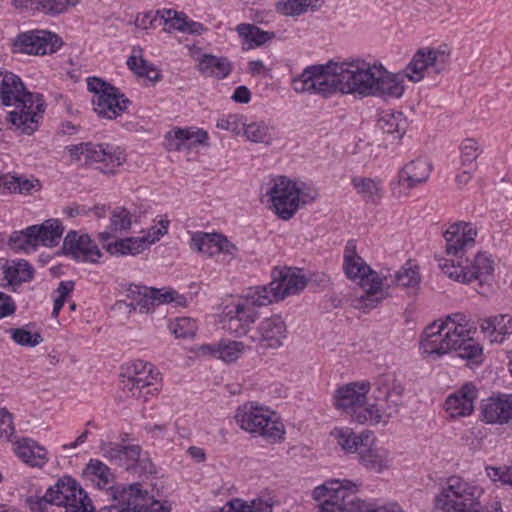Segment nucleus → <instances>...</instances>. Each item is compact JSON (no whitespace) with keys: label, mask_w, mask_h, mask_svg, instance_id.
<instances>
[{"label":"nucleus","mask_w":512,"mask_h":512,"mask_svg":"<svg viewBox=\"0 0 512 512\" xmlns=\"http://www.w3.org/2000/svg\"><path fill=\"white\" fill-rule=\"evenodd\" d=\"M382 64L357 59L351 62L333 63L326 66H312L293 79L297 93L309 92L328 97L340 92L371 96L381 71Z\"/></svg>","instance_id":"obj_1"},{"label":"nucleus","mask_w":512,"mask_h":512,"mask_svg":"<svg viewBox=\"0 0 512 512\" xmlns=\"http://www.w3.org/2000/svg\"><path fill=\"white\" fill-rule=\"evenodd\" d=\"M378 393L376 399L382 396L386 406L379 403H368L367 394L370 391L368 381H357L345 384L335 391V407L350 416L352 421L369 426L386 424L388 419L398 412L402 403L404 388L393 374H383L375 382Z\"/></svg>","instance_id":"obj_2"},{"label":"nucleus","mask_w":512,"mask_h":512,"mask_svg":"<svg viewBox=\"0 0 512 512\" xmlns=\"http://www.w3.org/2000/svg\"><path fill=\"white\" fill-rule=\"evenodd\" d=\"M475 333L474 323L462 313H453L425 328L421 348L423 353L437 356L455 351L460 358L478 363L483 349L473 338Z\"/></svg>","instance_id":"obj_3"},{"label":"nucleus","mask_w":512,"mask_h":512,"mask_svg":"<svg viewBox=\"0 0 512 512\" xmlns=\"http://www.w3.org/2000/svg\"><path fill=\"white\" fill-rule=\"evenodd\" d=\"M451 50L447 45L421 47L404 69V74L389 72L383 65L371 96L399 99L405 91L404 77L413 83L439 75L450 65Z\"/></svg>","instance_id":"obj_4"},{"label":"nucleus","mask_w":512,"mask_h":512,"mask_svg":"<svg viewBox=\"0 0 512 512\" xmlns=\"http://www.w3.org/2000/svg\"><path fill=\"white\" fill-rule=\"evenodd\" d=\"M0 99L5 106H14L7 115L10 129L21 135H32L39 127L45 111L40 94L28 92L21 78L11 72L0 70Z\"/></svg>","instance_id":"obj_5"},{"label":"nucleus","mask_w":512,"mask_h":512,"mask_svg":"<svg viewBox=\"0 0 512 512\" xmlns=\"http://www.w3.org/2000/svg\"><path fill=\"white\" fill-rule=\"evenodd\" d=\"M434 512H502V505L498 500L486 501L480 486L453 475L435 495Z\"/></svg>","instance_id":"obj_6"},{"label":"nucleus","mask_w":512,"mask_h":512,"mask_svg":"<svg viewBox=\"0 0 512 512\" xmlns=\"http://www.w3.org/2000/svg\"><path fill=\"white\" fill-rule=\"evenodd\" d=\"M343 268L346 276L359 280L364 294L353 301V306L363 311L375 308L380 302L390 296L388 277H380L368 266L356 251V245L349 241L344 250Z\"/></svg>","instance_id":"obj_7"},{"label":"nucleus","mask_w":512,"mask_h":512,"mask_svg":"<svg viewBox=\"0 0 512 512\" xmlns=\"http://www.w3.org/2000/svg\"><path fill=\"white\" fill-rule=\"evenodd\" d=\"M236 424L254 437H262L268 443L284 440L285 427L276 413L255 401L240 405L234 415Z\"/></svg>","instance_id":"obj_8"},{"label":"nucleus","mask_w":512,"mask_h":512,"mask_svg":"<svg viewBox=\"0 0 512 512\" xmlns=\"http://www.w3.org/2000/svg\"><path fill=\"white\" fill-rule=\"evenodd\" d=\"M266 195L271 203L270 208L282 220H290L301 206L310 204L318 197V192L305 184L298 186L285 176L272 180Z\"/></svg>","instance_id":"obj_9"},{"label":"nucleus","mask_w":512,"mask_h":512,"mask_svg":"<svg viewBox=\"0 0 512 512\" xmlns=\"http://www.w3.org/2000/svg\"><path fill=\"white\" fill-rule=\"evenodd\" d=\"M439 269L450 279L470 284L477 282L480 286L491 281L494 260L486 252H478L472 259L463 256L459 259L435 256Z\"/></svg>","instance_id":"obj_10"},{"label":"nucleus","mask_w":512,"mask_h":512,"mask_svg":"<svg viewBox=\"0 0 512 512\" xmlns=\"http://www.w3.org/2000/svg\"><path fill=\"white\" fill-rule=\"evenodd\" d=\"M270 296L262 294L259 288L250 287L232 305L226 307L223 327L235 336L246 335L258 318L257 307L270 304Z\"/></svg>","instance_id":"obj_11"},{"label":"nucleus","mask_w":512,"mask_h":512,"mask_svg":"<svg viewBox=\"0 0 512 512\" xmlns=\"http://www.w3.org/2000/svg\"><path fill=\"white\" fill-rule=\"evenodd\" d=\"M71 161L88 165L98 163L99 169L106 174L114 173L116 168L126 161L123 148L113 144H96L91 142L68 145L65 147Z\"/></svg>","instance_id":"obj_12"},{"label":"nucleus","mask_w":512,"mask_h":512,"mask_svg":"<svg viewBox=\"0 0 512 512\" xmlns=\"http://www.w3.org/2000/svg\"><path fill=\"white\" fill-rule=\"evenodd\" d=\"M46 504L63 506L65 512H96L88 494L71 477L59 479L47 489L39 500L40 509Z\"/></svg>","instance_id":"obj_13"},{"label":"nucleus","mask_w":512,"mask_h":512,"mask_svg":"<svg viewBox=\"0 0 512 512\" xmlns=\"http://www.w3.org/2000/svg\"><path fill=\"white\" fill-rule=\"evenodd\" d=\"M109 496L112 506L127 512H170V507L154 499L147 491L141 489L138 483L111 485Z\"/></svg>","instance_id":"obj_14"},{"label":"nucleus","mask_w":512,"mask_h":512,"mask_svg":"<svg viewBox=\"0 0 512 512\" xmlns=\"http://www.w3.org/2000/svg\"><path fill=\"white\" fill-rule=\"evenodd\" d=\"M357 490L350 480L332 479L317 486L312 496L320 503L318 512H344L354 503Z\"/></svg>","instance_id":"obj_15"},{"label":"nucleus","mask_w":512,"mask_h":512,"mask_svg":"<svg viewBox=\"0 0 512 512\" xmlns=\"http://www.w3.org/2000/svg\"><path fill=\"white\" fill-rule=\"evenodd\" d=\"M478 229L470 222H456L444 231V251L446 258L459 259L465 256L466 250L475 245Z\"/></svg>","instance_id":"obj_16"},{"label":"nucleus","mask_w":512,"mask_h":512,"mask_svg":"<svg viewBox=\"0 0 512 512\" xmlns=\"http://www.w3.org/2000/svg\"><path fill=\"white\" fill-rule=\"evenodd\" d=\"M61 42L56 35L47 31H28L19 34L13 42V52L45 55L56 52Z\"/></svg>","instance_id":"obj_17"},{"label":"nucleus","mask_w":512,"mask_h":512,"mask_svg":"<svg viewBox=\"0 0 512 512\" xmlns=\"http://www.w3.org/2000/svg\"><path fill=\"white\" fill-rule=\"evenodd\" d=\"M307 285L306 277L299 270L285 269L278 272V276L267 286H257L262 294L270 296L273 301L282 300L287 296L295 295Z\"/></svg>","instance_id":"obj_18"},{"label":"nucleus","mask_w":512,"mask_h":512,"mask_svg":"<svg viewBox=\"0 0 512 512\" xmlns=\"http://www.w3.org/2000/svg\"><path fill=\"white\" fill-rule=\"evenodd\" d=\"M63 251L66 255L82 262L97 263L102 252L88 234L71 230L63 241Z\"/></svg>","instance_id":"obj_19"},{"label":"nucleus","mask_w":512,"mask_h":512,"mask_svg":"<svg viewBox=\"0 0 512 512\" xmlns=\"http://www.w3.org/2000/svg\"><path fill=\"white\" fill-rule=\"evenodd\" d=\"M190 247L208 257L223 254L232 259L237 252V247L219 233L196 232L191 237Z\"/></svg>","instance_id":"obj_20"},{"label":"nucleus","mask_w":512,"mask_h":512,"mask_svg":"<svg viewBox=\"0 0 512 512\" xmlns=\"http://www.w3.org/2000/svg\"><path fill=\"white\" fill-rule=\"evenodd\" d=\"M286 333L287 327L283 318L280 315H272L259 323L256 334L251 336V339L261 349H277L283 345Z\"/></svg>","instance_id":"obj_21"},{"label":"nucleus","mask_w":512,"mask_h":512,"mask_svg":"<svg viewBox=\"0 0 512 512\" xmlns=\"http://www.w3.org/2000/svg\"><path fill=\"white\" fill-rule=\"evenodd\" d=\"M480 416L488 424L512 422V394H498L483 399L480 403Z\"/></svg>","instance_id":"obj_22"},{"label":"nucleus","mask_w":512,"mask_h":512,"mask_svg":"<svg viewBox=\"0 0 512 512\" xmlns=\"http://www.w3.org/2000/svg\"><path fill=\"white\" fill-rule=\"evenodd\" d=\"M477 396L478 391L471 383L463 385L458 391L448 396L445 401V410L449 417L469 416L474 410V402Z\"/></svg>","instance_id":"obj_23"},{"label":"nucleus","mask_w":512,"mask_h":512,"mask_svg":"<svg viewBox=\"0 0 512 512\" xmlns=\"http://www.w3.org/2000/svg\"><path fill=\"white\" fill-rule=\"evenodd\" d=\"M92 103L99 117L115 119L127 109L130 101L117 88H113L104 95L93 96Z\"/></svg>","instance_id":"obj_24"},{"label":"nucleus","mask_w":512,"mask_h":512,"mask_svg":"<svg viewBox=\"0 0 512 512\" xmlns=\"http://www.w3.org/2000/svg\"><path fill=\"white\" fill-rule=\"evenodd\" d=\"M359 461L367 470L381 473L390 468L392 458L388 449L376 445V439L372 434V440L359 452Z\"/></svg>","instance_id":"obj_25"},{"label":"nucleus","mask_w":512,"mask_h":512,"mask_svg":"<svg viewBox=\"0 0 512 512\" xmlns=\"http://www.w3.org/2000/svg\"><path fill=\"white\" fill-rule=\"evenodd\" d=\"M432 165L426 159L410 161L398 173V183L406 189H413L425 183L431 173Z\"/></svg>","instance_id":"obj_26"},{"label":"nucleus","mask_w":512,"mask_h":512,"mask_svg":"<svg viewBox=\"0 0 512 512\" xmlns=\"http://www.w3.org/2000/svg\"><path fill=\"white\" fill-rule=\"evenodd\" d=\"M128 370L134 377L136 388H141L145 392V397L158 392L161 377L151 363L136 360Z\"/></svg>","instance_id":"obj_27"},{"label":"nucleus","mask_w":512,"mask_h":512,"mask_svg":"<svg viewBox=\"0 0 512 512\" xmlns=\"http://www.w3.org/2000/svg\"><path fill=\"white\" fill-rule=\"evenodd\" d=\"M169 150L179 151L197 144H207L208 134L203 129L176 128L165 136Z\"/></svg>","instance_id":"obj_28"},{"label":"nucleus","mask_w":512,"mask_h":512,"mask_svg":"<svg viewBox=\"0 0 512 512\" xmlns=\"http://www.w3.org/2000/svg\"><path fill=\"white\" fill-rule=\"evenodd\" d=\"M330 435L347 453H359L361 448L367 446L372 440L371 431L366 430L357 434L349 427H336L331 431Z\"/></svg>","instance_id":"obj_29"},{"label":"nucleus","mask_w":512,"mask_h":512,"mask_svg":"<svg viewBox=\"0 0 512 512\" xmlns=\"http://www.w3.org/2000/svg\"><path fill=\"white\" fill-rule=\"evenodd\" d=\"M14 451L24 463L32 467H43L48 462L46 448L30 438L17 441Z\"/></svg>","instance_id":"obj_30"},{"label":"nucleus","mask_w":512,"mask_h":512,"mask_svg":"<svg viewBox=\"0 0 512 512\" xmlns=\"http://www.w3.org/2000/svg\"><path fill=\"white\" fill-rule=\"evenodd\" d=\"M28 231L35 234L36 245L54 247L60 242L64 227L58 219H48L40 225L28 227Z\"/></svg>","instance_id":"obj_31"},{"label":"nucleus","mask_w":512,"mask_h":512,"mask_svg":"<svg viewBox=\"0 0 512 512\" xmlns=\"http://www.w3.org/2000/svg\"><path fill=\"white\" fill-rule=\"evenodd\" d=\"M377 125L383 133L391 135L394 139H400L406 132L408 121L400 111L384 110L379 114Z\"/></svg>","instance_id":"obj_32"},{"label":"nucleus","mask_w":512,"mask_h":512,"mask_svg":"<svg viewBox=\"0 0 512 512\" xmlns=\"http://www.w3.org/2000/svg\"><path fill=\"white\" fill-rule=\"evenodd\" d=\"M351 184L356 193L367 203H377L383 196V183L380 178L355 176Z\"/></svg>","instance_id":"obj_33"},{"label":"nucleus","mask_w":512,"mask_h":512,"mask_svg":"<svg viewBox=\"0 0 512 512\" xmlns=\"http://www.w3.org/2000/svg\"><path fill=\"white\" fill-rule=\"evenodd\" d=\"M480 327L483 332L489 334L491 342L502 343L506 336L512 334V317L503 314L485 319Z\"/></svg>","instance_id":"obj_34"},{"label":"nucleus","mask_w":512,"mask_h":512,"mask_svg":"<svg viewBox=\"0 0 512 512\" xmlns=\"http://www.w3.org/2000/svg\"><path fill=\"white\" fill-rule=\"evenodd\" d=\"M388 277L389 288L393 285L402 288H415L421 282V275L419 266L414 261H407L398 271L393 275H386Z\"/></svg>","instance_id":"obj_35"},{"label":"nucleus","mask_w":512,"mask_h":512,"mask_svg":"<svg viewBox=\"0 0 512 512\" xmlns=\"http://www.w3.org/2000/svg\"><path fill=\"white\" fill-rule=\"evenodd\" d=\"M198 70L206 76L224 79L230 74L232 66L225 57L204 54L199 59Z\"/></svg>","instance_id":"obj_36"},{"label":"nucleus","mask_w":512,"mask_h":512,"mask_svg":"<svg viewBox=\"0 0 512 512\" xmlns=\"http://www.w3.org/2000/svg\"><path fill=\"white\" fill-rule=\"evenodd\" d=\"M153 292L151 288L136 284H131L127 289V298L130 300L129 306L133 310L141 313H148L155 308Z\"/></svg>","instance_id":"obj_37"},{"label":"nucleus","mask_w":512,"mask_h":512,"mask_svg":"<svg viewBox=\"0 0 512 512\" xmlns=\"http://www.w3.org/2000/svg\"><path fill=\"white\" fill-rule=\"evenodd\" d=\"M147 248V241L141 236L119 239L106 246V250L115 255H136Z\"/></svg>","instance_id":"obj_38"},{"label":"nucleus","mask_w":512,"mask_h":512,"mask_svg":"<svg viewBox=\"0 0 512 512\" xmlns=\"http://www.w3.org/2000/svg\"><path fill=\"white\" fill-rule=\"evenodd\" d=\"M40 182L37 179H28L23 176L4 175L1 191L10 193L31 194L40 190Z\"/></svg>","instance_id":"obj_39"},{"label":"nucleus","mask_w":512,"mask_h":512,"mask_svg":"<svg viewBox=\"0 0 512 512\" xmlns=\"http://www.w3.org/2000/svg\"><path fill=\"white\" fill-rule=\"evenodd\" d=\"M33 267L27 261H18L4 267V277L10 285H19L33 278Z\"/></svg>","instance_id":"obj_40"},{"label":"nucleus","mask_w":512,"mask_h":512,"mask_svg":"<svg viewBox=\"0 0 512 512\" xmlns=\"http://www.w3.org/2000/svg\"><path fill=\"white\" fill-rule=\"evenodd\" d=\"M236 31L249 44V47L261 46L275 36L273 32L261 30L257 26L247 23L239 24Z\"/></svg>","instance_id":"obj_41"},{"label":"nucleus","mask_w":512,"mask_h":512,"mask_svg":"<svg viewBox=\"0 0 512 512\" xmlns=\"http://www.w3.org/2000/svg\"><path fill=\"white\" fill-rule=\"evenodd\" d=\"M86 472L100 489H107L109 491V487L113 485L114 474L107 465L99 460H90Z\"/></svg>","instance_id":"obj_42"},{"label":"nucleus","mask_w":512,"mask_h":512,"mask_svg":"<svg viewBox=\"0 0 512 512\" xmlns=\"http://www.w3.org/2000/svg\"><path fill=\"white\" fill-rule=\"evenodd\" d=\"M127 66L139 77H145L150 81H157L159 79L158 70L153 64L143 59L141 55L137 56L136 49L133 50V55L128 58Z\"/></svg>","instance_id":"obj_43"},{"label":"nucleus","mask_w":512,"mask_h":512,"mask_svg":"<svg viewBox=\"0 0 512 512\" xmlns=\"http://www.w3.org/2000/svg\"><path fill=\"white\" fill-rule=\"evenodd\" d=\"M481 152V146L476 139H464L460 145L461 166H470L471 168H477L476 160L481 154Z\"/></svg>","instance_id":"obj_44"},{"label":"nucleus","mask_w":512,"mask_h":512,"mask_svg":"<svg viewBox=\"0 0 512 512\" xmlns=\"http://www.w3.org/2000/svg\"><path fill=\"white\" fill-rule=\"evenodd\" d=\"M35 234L28 231V227L19 232H14L10 236L9 244L15 251H23L25 253L35 252L37 245L35 241Z\"/></svg>","instance_id":"obj_45"},{"label":"nucleus","mask_w":512,"mask_h":512,"mask_svg":"<svg viewBox=\"0 0 512 512\" xmlns=\"http://www.w3.org/2000/svg\"><path fill=\"white\" fill-rule=\"evenodd\" d=\"M9 334L12 340L21 346L35 347L42 343L43 338L39 332L30 331L27 326L11 328Z\"/></svg>","instance_id":"obj_46"},{"label":"nucleus","mask_w":512,"mask_h":512,"mask_svg":"<svg viewBox=\"0 0 512 512\" xmlns=\"http://www.w3.org/2000/svg\"><path fill=\"white\" fill-rule=\"evenodd\" d=\"M169 330L176 338H192L196 333L197 325L195 320L189 317H180L170 322Z\"/></svg>","instance_id":"obj_47"},{"label":"nucleus","mask_w":512,"mask_h":512,"mask_svg":"<svg viewBox=\"0 0 512 512\" xmlns=\"http://www.w3.org/2000/svg\"><path fill=\"white\" fill-rule=\"evenodd\" d=\"M160 13L162 25L164 26L163 29L165 31L171 32L172 30H177L185 32V25L187 21V16L185 14L171 9H162L160 10Z\"/></svg>","instance_id":"obj_48"},{"label":"nucleus","mask_w":512,"mask_h":512,"mask_svg":"<svg viewBox=\"0 0 512 512\" xmlns=\"http://www.w3.org/2000/svg\"><path fill=\"white\" fill-rule=\"evenodd\" d=\"M245 344L240 341H220L218 359L230 363L236 361L245 351Z\"/></svg>","instance_id":"obj_49"},{"label":"nucleus","mask_w":512,"mask_h":512,"mask_svg":"<svg viewBox=\"0 0 512 512\" xmlns=\"http://www.w3.org/2000/svg\"><path fill=\"white\" fill-rule=\"evenodd\" d=\"M132 225V215L124 207H116L112 210L110 216V230L112 232L127 231Z\"/></svg>","instance_id":"obj_50"},{"label":"nucleus","mask_w":512,"mask_h":512,"mask_svg":"<svg viewBox=\"0 0 512 512\" xmlns=\"http://www.w3.org/2000/svg\"><path fill=\"white\" fill-rule=\"evenodd\" d=\"M80 0H33V3L37 5L35 8L37 11L44 12L46 14H60L67 10L69 5H76Z\"/></svg>","instance_id":"obj_51"},{"label":"nucleus","mask_w":512,"mask_h":512,"mask_svg":"<svg viewBox=\"0 0 512 512\" xmlns=\"http://www.w3.org/2000/svg\"><path fill=\"white\" fill-rule=\"evenodd\" d=\"M242 132L248 140L255 143H264L270 138L269 128L262 122L244 123Z\"/></svg>","instance_id":"obj_52"},{"label":"nucleus","mask_w":512,"mask_h":512,"mask_svg":"<svg viewBox=\"0 0 512 512\" xmlns=\"http://www.w3.org/2000/svg\"><path fill=\"white\" fill-rule=\"evenodd\" d=\"M134 24L137 28H141L143 30L155 29L159 26H162L160 10H157L155 12L148 11L144 13H139L136 16Z\"/></svg>","instance_id":"obj_53"},{"label":"nucleus","mask_w":512,"mask_h":512,"mask_svg":"<svg viewBox=\"0 0 512 512\" xmlns=\"http://www.w3.org/2000/svg\"><path fill=\"white\" fill-rule=\"evenodd\" d=\"M74 289V282L62 281L56 289V297L54 299V306L52 316L57 318L60 310L62 309L66 298L72 293Z\"/></svg>","instance_id":"obj_54"},{"label":"nucleus","mask_w":512,"mask_h":512,"mask_svg":"<svg viewBox=\"0 0 512 512\" xmlns=\"http://www.w3.org/2000/svg\"><path fill=\"white\" fill-rule=\"evenodd\" d=\"M217 127L223 130L231 131L235 134H240L244 128L242 116L239 114H229L223 116L217 121Z\"/></svg>","instance_id":"obj_55"},{"label":"nucleus","mask_w":512,"mask_h":512,"mask_svg":"<svg viewBox=\"0 0 512 512\" xmlns=\"http://www.w3.org/2000/svg\"><path fill=\"white\" fill-rule=\"evenodd\" d=\"M486 475L494 482H501L502 484H507L512 486V467L503 466V467H486Z\"/></svg>","instance_id":"obj_56"},{"label":"nucleus","mask_w":512,"mask_h":512,"mask_svg":"<svg viewBox=\"0 0 512 512\" xmlns=\"http://www.w3.org/2000/svg\"><path fill=\"white\" fill-rule=\"evenodd\" d=\"M277 11L289 16L300 15L307 11L303 0H280L277 3Z\"/></svg>","instance_id":"obj_57"},{"label":"nucleus","mask_w":512,"mask_h":512,"mask_svg":"<svg viewBox=\"0 0 512 512\" xmlns=\"http://www.w3.org/2000/svg\"><path fill=\"white\" fill-rule=\"evenodd\" d=\"M274 502L270 496H259L249 503L241 512H272Z\"/></svg>","instance_id":"obj_58"},{"label":"nucleus","mask_w":512,"mask_h":512,"mask_svg":"<svg viewBox=\"0 0 512 512\" xmlns=\"http://www.w3.org/2000/svg\"><path fill=\"white\" fill-rule=\"evenodd\" d=\"M14 431L12 414L5 408L0 409V439L10 440Z\"/></svg>","instance_id":"obj_59"},{"label":"nucleus","mask_w":512,"mask_h":512,"mask_svg":"<svg viewBox=\"0 0 512 512\" xmlns=\"http://www.w3.org/2000/svg\"><path fill=\"white\" fill-rule=\"evenodd\" d=\"M124 446L117 443H103L100 447L105 458L122 466V453Z\"/></svg>","instance_id":"obj_60"},{"label":"nucleus","mask_w":512,"mask_h":512,"mask_svg":"<svg viewBox=\"0 0 512 512\" xmlns=\"http://www.w3.org/2000/svg\"><path fill=\"white\" fill-rule=\"evenodd\" d=\"M159 224H160V227L153 226L147 231V233L145 235L141 236L142 238H144L145 241H147L148 247L151 244L158 241L160 239V237H162L163 235H165L167 233L169 221L161 220L159 222Z\"/></svg>","instance_id":"obj_61"},{"label":"nucleus","mask_w":512,"mask_h":512,"mask_svg":"<svg viewBox=\"0 0 512 512\" xmlns=\"http://www.w3.org/2000/svg\"><path fill=\"white\" fill-rule=\"evenodd\" d=\"M151 290L153 292H155L153 294V299H154V305L155 306H158L160 304H165V303H171V302H178L177 299H182V297H180L175 291L173 290H167V291H163V290H160V289H155V288H151Z\"/></svg>","instance_id":"obj_62"},{"label":"nucleus","mask_w":512,"mask_h":512,"mask_svg":"<svg viewBox=\"0 0 512 512\" xmlns=\"http://www.w3.org/2000/svg\"><path fill=\"white\" fill-rule=\"evenodd\" d=\"M141 458V448L138 445H127L123 448L122 466L134 464Z\"/></svg>","instance_id":"obj_63"},{"label":"nucleus","mask_w":512,"mask_h":512,"mask_svg":"<svg viewBox=\"0 0 512 512\" xmlns=\"http://www.w3.org/2000/svg\"><path fill=\"white\" fill-rule=\"evenodd\" d=\"M360 512H404L397 503H389L382 506H373L364 504L360 507Z\"/></svg>","instance_id":"obj_64"}]
</instances>
